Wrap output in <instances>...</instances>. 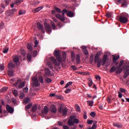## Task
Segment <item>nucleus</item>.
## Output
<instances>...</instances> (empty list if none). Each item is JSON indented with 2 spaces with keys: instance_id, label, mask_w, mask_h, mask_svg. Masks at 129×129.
<instances>
[{
  "instance_id": "obj_4",
  "label": "nucleus",
  "mask_w": 129,
  "mask_h": 129,
  "mask_svg": "<svg viewBox=\"0 0 129 129\" xmlns=\"http://www.w3.org/2000/svg\"><path fill=\"white\" fill-rule=\"evenodd\" d=\"M32 85L34 86V87H40V83H39V81H38V78L35 77H33L32 78Z\"/></svg>"
},
{
  "instance_id": "obj_25",
  "label": "nucleus",
  "mask_w": 129,
  "mask_h": 129,
  "mask_svg": "<svg viewBox=\"0 0 129 129\" xmlns=\"http://www.w3.org/2000/svg\"><path fill=\"white\" fill-rule=\"evenodd\" d=\"M15 66V64H14V63H13L12 62H9L8 64V67L10 69H11V68H14Z\"/></svg>"
},
{
  "instance_id": "obj_9",
  "label": "nucleus",
  "mask_w": 129,
  "mask_h": 129,
  "mask_svg": "<svg viewBox=\"0 0 129 129\" xmlns=\"http://www.w3.org/2000/svg\"><path fill=\"white\" fill-rule=\"evenodd\" d=\"M123 60H121L119 63V66L117 68L118 71H116V73L118 74H119L120 73H121V71H122V69L120 68L122 65H123Z\"/></svg>"
},
{
  "instance_id": "obj_18",
  "label": "nucleus",
  "mask_w": 129,
  "mask_h": 129,
  "mask_svg": "<svg viewBox=\"0 0 129 129\" xmlns=\"http://www.w3.org/2000/svg\"><path fill=\"white\" fill-rule=\"evenodd\" d=\"M119 59V56H113V62L115 63L116 65H118V62H116Z\"/></svg>"
},
{
  "instance_id": "obj_58",
  "label": "nucleus",
  "mask_w": 129,
  "mask_h": 129,
  "mask_svg": "<svg viewBox=\"0 0 129 129\" xmlns=\"http://www.w3.org/2000/svg\"><path fill=\"white\" fill-rule=\"evenodd\" d=\"M39 80L40 83H43V77H42V76L39 77Z\"/></svg>"
},
{
  "instance_id": "obj_29",
  "label": "nucleus",
  "mask_w": 129,
  "mask_h": 129,
  "mask_svg": "<svg viewBox=\"0 0 129 129\" xmlns=\"http://www.w3.org/2000/svg\"><path fill=\"white\" fill-rule=\"evenodd\" d=\"M129 76V69L127 70L123 75V78H126Z\"/></svg>"
},
{
  "instance_id": "obj_2",
  "label": "nucleus",
  "mask_w": 129,
  "mask_h": 129,
  "mask_svg": "<svg viewBox=\"0 0 129 129\" xmlns=\"http://www.w3.org/2000/svg\"><path fill=\"white\" fill-rule=\"evenodd\" d=\"M62 14L63 16H65V14H66L67 16L70 18H73L74 17V13L69 10H67L66 9H63Z\"/></svg>"
},
{
  "instance_id": "obj_12",
  "label": "nucleus",
  "mask_w": 129,
  "mask_h": 129,
  "mask_svg": "<svg viewBox=\"0 0 129 129\" xmlns=\"http://www.w3.org/2000/svg\"><path fill=\"white\" fill-rule=\"evenodd\" d=\"M6 108H7V111H8L9 113H13V112H14V108L10 106L9 105H6Z\"/></svg>"
},
{
  "instance_id": "obj_8",
  "label": "nucleus",
  "mask_w": 129,
  "mask_h": 129,
  "mask_svg": "<svg viewBox=\"0 0 129 129\" xmlns=\"http://www.w3.org/2000/svg\"><path fill=\"white\" fill-rule=\"evenodd\" d=\"M119 21L122 24H126L128 21V19L123 16H120L119 18Z\"/></svg>"
},
{
  "instance_id": "obj_33",
  "label": "nucleus",
  "mask_w": 129,
  "mask_h": 129,
  "mask_svg": "<svg viewBox=\"0 0 129 129\" xmlns=\"http://www.w3.org/2000/svg\"><path fill=\"white\" fill-rule=\"evenodd\" d=\"M37 105H34L32 108V111L33 112H35V111H36V110H37Z\"/></svg>"
},
{
  "instance_id": "obj_13",
  "label": "nucleus",
  "mask_w": 129,
  "mask_h": 129,
  "mask_svg": "<svg viewBox=\"0 0 129 129\" xmlns=\"http://www.w3.org/2000/svg\"><path fill=\"white\" fill-rule=\"evenodd\" d=\"M106 60H107V55L104 54L103 57V60H102V66H104L105 63H106Z\"/></svg>"
},
{
  "instance_id": "obj_53",
  "label": "nucleus",
  "mask_w": 129,
  "mask_h": 129,
  "mask_svg": "<svg viewBox=\"0 0 129 129\" xmlns=\"http://www.w3.org/2000/svg\"><path fill=\"white\" fill-rule=\"evenodd\" d=\"M8 90V87H4L1 90V92H5Z\"/></svg>"
},
{
  "instance_id": "obj_52",
  "label": "nucleus",
  "mask_w": 129,
  "mask_h": 129,
  "mask_svg": "<svg viewBox=\"0 0 129 129\" xmlns=\"http://www.w3.org/2000/svg\"><path fill=\"white\" fill-rule=\"evenodd\" d=\"M40 4V2L39 1H34L33 2V6H37V5H39Z\"/></svg>"
},
{
  "instance_id": "obj_44",
  "label": "nucleus",
  "mask_w": 129,
  "mask_h": 129,
  "mask_svg": "<svg viewBox=\"0 0 129 129\" xmlns=\"http://www.w3.org/2000/svg\"><path fill=\"white\" fill-rule=\"evenodd\" d=\"M96 123H97V122L94 121V122L92 125V129H96V127H97Z\"/></svg>"
},
{
  "instance_id": "obj_60",
  "label": "nucleus",
  "mask_w": 129,
  "mask_h": 129,
  "mask_svg": "<svg viewBox=\"0 0 129 129\" xmlns=\"http://www.w3.org/2000/svg\"><path fill=\"white\" fill-rule=\"evenodd\" d=\"M8 52H9V48H7L3 50V53H4V54H6V53H8Z\"/></svg>"
},
{
  "instance_id": "obj_63",
  "label": "nucleus",
  "mask_w": 129,
  "mask_h": 129,
  "mask_svg": "<svg viewBox=\"0 0 129 129\" xmlns=\"http://www.w3.org/2000/svg\"><path fill=\"white\" fill-rule=\"evenodd\" d=\"M65 93H70V92H71V89H67L65 91Z\"/></svg>"
},
{
  "instance_id": "obj_27",
  "label": "nucleus",
  "mask_w": 129,
  "mask_h": 129,
  "mask_svg": "<svg viewBox=\"0 0 129 129\" xmlns=\"http://www.w3.org/2000/svg\"><path fill=\"white\" fill-rule=\"evenodd\" d=\"M76 62L77 64L80 63V55L79 54L76 55Z\"/></svg>"
},
{
  "instance_id": "obj_32",
  "label": "nucleus",
  "mask_w": 129,
  "mask_h": 129,
  "mask_svg": "<svg viewBox=\"0 0 129 129\" xmlns=\"http://www.w3.org/2000/svg\"><path fill=\"white\" fill-rule=\"evenodd\" d=\"M48 112H49V109H48V107L45 106H44V113L45 114H47V113H48Z\"/></svg>"
},
{
  "instance_id": "obj_50",
  "label": "nucleus",
  "mask_w": 129,
  "mask_h": 129,
  "mask_svg": "<svg viewBox=\"0 0 129 129\" xmlns=\"http://www.w3.org/2000/svg\"><path fill=\"white\" fill-rule=\"evenodd\" d=\"M5 70V66L4 64H2L0 65V71H3V70Z\"/></svg>"
},
{
  "instance_id": "obj_64",
  "label": "nucleus",
  "mask_w": 129,
  "mask_h": 129,
  "mask_svg": "<svg viewBox=\"0 0 129 129\" xmlns=\"http://www.w3.org/2000/svg\"><path fill=\"white\" fill-rule=\"evenodd\" d=\"M71 68L73 69V70H75V71H76V70H77V67H75V66H71Z\"/></svg>"
},
{
  "instance_id": "obj_1",
  "label": "nucleus",
  "mask_w": 129,
  "mask_h": 129,
  "mask_svg": "<svg viewBox=\"0 0 129 129\" xmlns=\"http://www.w3.org/2000/svg\"><path fill=\"white\" fill-rule=\"evenodd\" d=\"M76 118V116L75 115L71 116L69 120L68 121V123L70 126H73L74 125V123H79V120Z\"/></svg>"
},
{
  "instance_id": "obj_61",
  "label": "nucleus",
  "mask_w": 129,
  "mask_h": 129,
  "mask_svg": "<svg viewBox=\"0 0 129 129\" xmlns=\"http://www.w3.org/2000/svg\"><path fill=\"white\" fill-rule=\"evenodd\" d=\"M25 13V11H22V10L19 11V15H24Z\"/></svg>"
},
{
  "instance_id": "obj_7",
  "label": "nucleus",
  "mask_w": 129,
  "mask_h": 129,
  "mask_svg": "<svg viewBox=\"0 0 129 129\" xmlns=\"http://www.w3.org/2000/svg\"><path fill=\"white\" fill-rule=\"evenodd\" d=\"M14 85V86H16V87L18 85L19 88H23V87L25 86V83L23 82H22L21 81L18 80Z\"/></svg>"
},
{
  "instance_id": "obj_55",
  "label": "nucleus",
  "mask_w": 129,
  "mask_h": 129,
  "mask_svg": "<svg viewBox=\"0 0 129 129\" xmlns=\"http://www.w3.org/2000/svg\"><path fill=\"white\" fill-rule=\"evenodd\" d=\"M62 57L64 60H66V52L65 51L62 52Z\"/></svg>"
},
{
  "instance_id": "obj_42",
  "label": "nucleus",
  "mask_w": 129,
  "mask_h": 129,
  "mask_svg": "<svg viewBox=\"0 0 129 129\" xmlns=\"http://www.w3.org/2000/svg\"><path fill=\"white\" fill-rule=\"evenodd\" d=\"M121 5L122 7H126V6H127V2H126L125 1H123L122 2Z\"/></svg>"
},
{
  "instance_id": "obj_49",
  "label": "nucleus",
  "mask_w": 129,
  "mask_h": 129,
  "mask_svg": "<svg viewBox=\"0 0 129 129\" xmlns=\"http://www.w3.org/2000/svg\"><path fill=\"white\" fill-rule=\"evenodd\" d=\"M92 84H93V82L92 81V80L90 79L89 82V87H91V86H92Z\"/></svg>"
},
{
  "instance_id": "obj_28",
  "label": "nucleus",
  "mask_w": 129,
  "mask_h": 129,
  "mask_svg": "<svg viewBox=\"0 0 129 129\" xmlns=\"http://www.w3.org/2000/svg\"><path fill=\"white\" fill-rule=\"evenodd\" d=\"M71 58L73 62H74L75 60V53L74 52H72L71 53Z\"/></svg>"
},
{
  "instance_id": "obj_40",
  "label": "nucleus",
  "mask_w": 129,
  "mask_h": 129,
  "mask_svg": "<svg viewBox=\"0 0 129 129\" xmlns=\"http://www.w3.org/2000/svg\"><path fill=\"white\" fill-rule=\"evenodd\" d=\"M78 73L81 75H87L88 73L85 72H78Z\"/></svg>"
},
{
  "instance_id": "obj_51",
  "label": "nucleus",
  "mask_w": 129,
  "mask_h": 129,
  "mask_svg": "<svg viewBox=\"0 0 129 129\" xmlns=\"http://www.w3.org/2000/svg\"><path fill=\"white\" fill-rule=\"evenodd\" d=\"M101 58H99V57L97 56H95V60H94V62L95 63H97V61H99V59H101Z\"/></svg>"
},
{
  "instance_id": "obj_15",
  "label": "nucleus",
  "mask_w": 129,
  "mask_h": 129,
  "mask_svg": "<svg viewBox=\"0 0 129 129\" xmlns=\"http://www.w3.org/2000/svg\"><path fill=\"white\" fill-rule=\"evenodd\" d=\"M50 60L54 65H56V66H60V63H57V60L55 59V58L53 56L50 57Z\"/></svg>"
},
{
  "instance_id": "obj_56",
  "label": "nucleus",
  "mask_w": 129,
  "mask_h": 129,
  "mask_svg": "<svg viewBox=\"0 0 129 129\" xmlns=\"http://www.w3.org/2000/svg\"><path fill=\"white\" fill-rule=\"evenodd\" d=\"M12 101L14 104H16L17 100H16V99H15V98H12Z\"/></svg>"
},
{
  "instance_id": "obj_30",
  "label": "nucleus",
  "mask_w": 129,
  "mask_h": 129,
  "mask_svg": "<svg viewBox=\"0 0 129 129\" xmlns=\"http://www.w3.org/2000/svg\"><path fill=\"white\" fill-rule=\"evenodd\" d=\"M27 60L28 62H31V61H32V55L30 53L27 54Z\"/></svg>"
},
{
  "instance_id": "obj_41",
  "label": "nucleus",
  "mask_w": 129,
  "mask_h": 129,
  "mask_svg": "<svg viewBox=\"0 0 129 129\" xmlns=\"http://www.w3.org/2000/svg\"><path fill=\"white\" fill-rule=\"evenodd\" d=\"M116 70V68L113 67L110 69V73H112L114 72V71H115Z\"/></svg>"
},
{
  "instance_id": "obj_21",
  "label": "nucleus",
  "mask_w": 129,
  "mask_h": 129,
  "mask_svg": "<svg viewBox=\"0 0 129 129\" xmlns=\"http://www.w3.org/2000/svg\"><path fill=\"white\" fill-rule=\"evenodd\" d=\"M31 101V99L29 97H26L23 100V104H27V103H29Z\"/></svg>"
},
{
  "instance_id": "obj_3",
  "label": "nucleus",
  "mask_w": 129,
  "mask_h": 129,
  "mask_svg": "<svg viewBox=\"0 0 129 129\" xmlns=\"http://www.w3.org/2000/svg\"><path fill=\"white\" fill-rule=\"evenodd\" d=\"M53 54L55 57H56L59 63H61V61H62V57H61V54H60V50H54Z\"/></svg>"
},
{
  "instance_id": "obj_17",
  "label": "nucleus",
  "mask_w": 129,
  "mask_h": 129,
  "mask_svg": "<svg viewBox=\"0 0 129 129\" xmlns=\"http://www.w3.org/2000/svg\"><path fill=\"white\" fill-rule=\"evenodd\" d=\"M50 110L54 113L57 112V108H56V106L51 105L50 106Z\"/></svg>"
},
{
  "instance_id": "obj_19",
  "label": "nucleus",
  "mask_w": 129,
  "mask_h": 129,
  "mask_svg": "<svg viewBox=\"0 0 129 129\" xmlns=\"http://www.w3.org/2000/svg\"><path fill=\"white\" fill-rule=\"evenodd\" d=\"M82 51L85 54V55H88V50H87V48H86V46H82Z\"/></svg>"
},
{
  "instance_id": "obj_62",
  "label": "nucleus",
  "mask_w": 129,
  "mask_h": 129,
  "mask_svg": "<svg viewBox=\"0 0 129 129\" xmlns=\"http://www.w3.org/2000/svg\"><path fill=\"white\" fill-rule=\"evenodd\" d=\"M95 78L97 80H100L101 79L100 76L99 75H96Z\"/></svg>"
},
{
  "instance_id": "obj_20",
  "label": "nucleus",
  "mask_w": 129,
  "mask_h": 129,
  "mask_svg": "<svg viewBox=\"0 0 129 129\" xmlns=\"http://www.w3.org/2000/svg\"><path fill=\"white\" fill-rule=\"evenodd\" d=\"M19 55H16L13 58V61L14 62V63L20 65V63H19Z\"/></svg>"
},
{
  "instance_id": "obj_24",
  "label": "nucleus",
  "mask_w": 129,
  "mask_h": 129,
  "mask_svg": "<svg viewBox=\"0 0 129 129\" xmlns=\"http://www.w3.org/2000/svg\"><path fill=\"white\" fill-rule=\"evenodd\" d=\"M75 107L76 108V111L78 112H81V110L80 109V106L78 104H76L75 105Z\"/></svg>"
},
{
  "instance_id": "obj_36",
  "label": "nucleus",
  "mask_w": 129,
  "mask_h": 129,
  "mask_svg": "<svg viewBox=\"0 0 129 129\" xmlns=\"http://www.w3.org/2000/svg\"><path fill=\"white\" fill-rule=\"evenodd\" d=\"M8 75L10 76V77H12V76H14V72L12 70L9 71Z\"/></svg>"
},
{
  "instance_id": "obj_43",
  "label": "nucleus",
  "mask_w": 129,
  "mask_h": 129,
  "mask_svg": "<svg viewBox=\"0 0 129 129\" xmlns=\"http://www.w3.org/2000/svg\"><path fill=\"white\" fill-rule=\"evenodd\" d=\"M88 104L89 105V106H93V101H88Z\"/></svg>"
},
{
  "instance_id": "obj_26",
  "label": "nucleus",
  "mask_w": 129,
  "mask_h": 129,
  "mask_svg": "<svg viewBox=\"0 0 129 129\" xmlns=\"http://www.w3.org/2000/svg\"><path fill=\"white\" fill-rule=\"evenodd\" d=\"M45 73L46 76H51V72H50L49 69H45Z\"/></svg>"
},
{
  "instance_id": "obj_37",
  "label": "nucleus",
  "mask_w": 129,
  "mask_h": 129,
  "mask_svg": "<svg viewBox=\"0 0 129 129\" xmlns=\"http://www.w3.org/2000/svg\"><path fill=\"white\" fill-rule=\"evenodd\" d=\"M32 106H33V103H29L26 106V109H30V108H31L32 107Z\"/></svg>"
},
{
  "instance_id": "obj_23",
  "label": "nucleus",
  "mask_w": 129,
  "mask_h": 129,
  "mask_svg": "<svg viewBox=\"0 0 129 129\" xmlns=\"http://www.w3.org/2000/svg\"><path fill=\"white\" fill-rule=\"evenodd\" d=\"M33 44L31 43H28L27 44V49L28 50L31 51L33 50Z\"/></svg>"
},
{
  "instance_id": "obj_39",
  "label": "nucleus",
  "mask_w": 129,
  "mask_h": 129,
  "mask_svg": "<svg viewBox=\"0 0 129 129\" xmlns=\"http://www.w3.org/2000/svg\"><path fill=\"white\" fill-rule=\"evenodd\" d=\"M54 10H55V11L57 13H62V10H61V9H60L58 8L55 7V8H54Z\"/></svg>"
},
{
  "instance_id": "obj_47",
  "label": "nucleus",
  "mask_w": 129,
  "mask_h": 129,
  "mask_svg": "<svg viewBox=\"0 0 129 129\" xmlns=\"http://www.w3.org/2000/svg\"><path fill=\"white\" fill-rule=\"evenodd\" d=\"M119 90H120V91H121V92H122V93H124L125 94V93H126V91L125 89L121 88L119 89Z\"/></svg>"
},
{
  "instance_id": "obj_48",
  "label": "nucleus",
  "mask_w": 129,
  "mask_h": 129,
  "mask_svg": "<svg viewBox=\"0 0 129 129\" xmlns=\"http://www.w3.org/2000/svg\"><path fill=\"white\" fill-rule=\"evenodd\" d=\"M4 28H5V24L4 22H2L0 23V29H4Z\"/></svg>"
},
{
  "instance_id": "obj_38",
  "label": "nucleus",
  "mask_w": 129,
  "mask_h": 129,
  "mask_svg": "<svg viewBox=\"0 0 129 129\" xmlns=\"http://www.w3.org/2000/svg\"><path fill=\"white\" fill-rule=\"evenodd\" d=\"M94 61V54H92L90 56V62L93 63Z\"/></svg>"
},
{
  "instance_id": "obj_31",
  "label": "nucleus",
  "mask_w": 129,
  "mask_h": 129,
  "mask_svg": "<svg viewBox=\"0 0 129 129\" xmlns=\"http://www.w3.org/2000/svg\"><path fill=\"white\" fill-rule=\"evenodd\" d=\"M23 2H24V0H16L14 4L15 5H20Z\"/></svg>"
},
{
  "instance_id": "obj_57",
  "label": "nucleus",
  "mask_w": 129,
  "mask_h": 129,
  "mask_svg": "<svg viewBox=\"0 0 129 129\" xmlns=\"http://www.w3.org/2000/svg\"><path fill=\"white\" fill-rule=\"evenodd\" d=\"M45 80L47 83H50V82H52V79L50 78H47L45 79Z\"/></svg>"
},
{
  "instance_id": "obj_59",
  "label": "nucleus",
  "mask_w": 129,
  "mask_h": 129,
  "mask_svg": "<svg viewBox=\"0 0 129 129\" xmlns=\"http://www.w3.org/2000/svg\"><path fill=\"white\" fill-rule=\"evenodd\" d=\"M5 5L6 6H9L10 5V1L9 0H5Z\"/></svg>"
},
{
  "instance_id": "obj_22",
  "label": "nucleus",
  "mask_w": 129,
  "mask_h": 129,
  "mask_svg": "<svg viewBox=\"0 0 129 129\" xmlns=\"http://www.w3.org/2000/svg\"><path fill=\"white\" fill-rule=\"evenodd\" d=\"M50 25L53 30H57V26H56V24H55V23H54V22L51 21L50 22Z\"/></svg>"
},
{
  "instance_id": "obj_11",
  "label": "nucleus",
  "mask_w": 129,
  "mask_h": 129,
  "mask_svg": "<svg viewBox=\"0 0 129 129\" xmlns=\"http://www.w3.org/2000/svg\"><path fill=\"white\" fill-rule=\"evenodd\" d=\"M37 28L40 31H41V32L45 33V31L44 30V27L42 24H41L40 23H38L37 24Z\"/></svg>"
},
{
  "instance_id": "obj_54",
  "label": "nucleus",
  "mask_w": 129,
  "mask_h": 129,
  "mask_svg": "<svg viewBox=\"0 0 129 129\" xmlns=\"http://www.w3.org/2000/svg\"><path fill=\"white\" fill-rule=\"evenodd\" d=\"M24 97H25V94H24V93H21L20 95V98L23 99Z\"/></svg>"
},
{
  "instance_id": "obj_10",
  "label": "nucleus",
  "mask_w": 129,
  "mask_h": 129,
  "mask_svg": "<svg viewBox=\"0 0 129 129\" xmlns=\"http://www.w3.org/2000/svg\"><path fill=\"white\" fill-rule=\"evenodd\" d=\"M56 18L58 19V20H59V21H61V22H64L65 21V17L64 16H62V15L57 14L55 16Z\"/></svg>"
},
{
  "instance_id": "obj_35",
  "label": "nucleus",
  "mask_w": 129,
  "mask_h": 129,
  "mask_svg": "<svg viewBox=\"0 0 129 129\" xmlns=\"http://www.w3.org/2000/svg\"><path fill=\"white\" fill-rule=\"evenodd\" d=\"M68 110L67 108H64L62 109V114L63 115H66L67 114Z\"/></svg>"
},
{
  "instance_id": "obj_6",
  "label": "nucleus",
  "mask_w": 129,
  "mask_h": 129,
  "mask_svg": "<svg viewBox=\"0 0 129 129\" xmlns=\"http://www.w3.org/2000/svg\"><path fill=\"white\" fill-rule=\"evenodd\" d=\"M44 28L47 33H51V32H52V28H51V26L46 22L44 23Z\"/></svg>"
},
{
  "instance_id": "obj_16",
  "label": "nucleus",
  "mask_w": 129,
  "mask_h": 129,
  "mask_svg": "<svg viewBox=\"0 0 129 129\" xmlns=\"http://www.w3.org/2000/svg\"><path fill=\"white\" fill-rule=\"evenodd\" d=\"M113 125L118 128H121V127H122V124L119 122H114L113 123Z\"/></svg>"
},
{
  "instance_id": "obj_45",
  "label": "nucleus",
  "mask_w": 129,
  "mask_h": 129,
  "mask_svg": "<svg viewBox=\"0 0 129 129\" xmlns=\"http://www.w3.org/2000/svg\"><path fill=\"white\" fill-rule=\"evenodd\" d=\"M72 82H70L69 83H68L66 85L64 86V88H68V87L70 86V85H72Z\"/></svg>"
},
{
  "instance_id": "obj_46",
  "label": "nucleus",
  "mask_w": 129,
  "mask_h": 129,
  "mask_svg": "<svg viewBox=\"0 0 129 129\" xmlns=\"http://www.w3.org/2000/svg\"><path fill=\"white\" fill-rule=\"evenodd\" d=\"M101 62L102 61V59H99V60H98V63H97V66L98 68L100 67V66H101Z\"/></svg>"
},
{
  "instance_id": "obj_34",
  "label": "nucleus",
  "mask_w": 129,
  "mask_h": 129,
  "mask_svg": "<svg viewBox=\"0 0 129 129\" xmlns=\"http://www.w3.org/2000/svg\"><path fill=\"white\" fill-rule=\"evenodd\" d=\"M13 93L15 95V96H18L19 94L18 93V91L16 90L15 89H13Z\"/></svg>"
},
{
  "instance_id": "obj_5",
  "label": "nucleus",
  "mask_w": 129,
  "mask_h": 129,
  "mask_svg": "<svg viewBox=\"0 0 129 129\" xmlns=\"http://www.w3.org/2000/svg\"><path fill=\"white\" fill-rule=\"evenodd\" d=\"M16 12H17V10L15 9L8 10L6 12V15L8 17H12L13 16H14V14H15V13H16Z\"/></svg>"
},
{
  "instance_id": "obj_14",
  "label": "nucleus",
  "mask_w": 129,
  "mask_h": 129,
  "mask_svg": "<svg viewBox=\"0 0 129 129\" xmlns=\"http://www.w3.org/2000/svg\"><path fill=\"white\" fill-rule=\"evenodd\" d=\"M42 10H43V7L40 6L37 8L33 9L32 10V13H39V12H40V11H41Z\"/></svg>"
}]
</instances>
